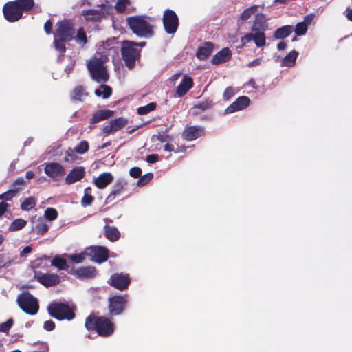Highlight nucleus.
<instances>
[{"mask_svg": "<svg viewBox=\"0 0 352 352\" xmlns=\"http://www.w3.org/2000/svg\"><path fill=\"white\" fill-rule=\"evenodd\" d=\"M116 38L107 40L98 47L96 54L87 61V67L92 79L100 82H106L109 78L105 63L112 52H117Z\"/></svg>", "mask_w": 352, "mask_h": 352, "instance_id": "nucleus-1", "label": "nucleus"}, {"mask_svg": "<svg viewBox=\"0 0 352 352\" xmlns=\"http://www.w3.org/2000/svg\"><path fill=\"white\" fill-rule=\"evenodd\" d=\"M85 327L88 330H96L98 335L104 337L111 336L114 331V324L104 316H89L86 320Z\"/></svg>", "mask_w": 352, "mask_h": 352, "instance_id": "nucleus-2", "label": "nucleus"}, {"mask_svg": "<svg viewBox=\"0 0 352 352\" xmlns=\"http://www.w3.org/2000/svg\"><path fill=\"white\" fill-rule=\"evenodd\" d=\"M74 31L69 21H63L56 24L54 33V47L56 50L63 52L65 50V43L73 38Z\"/></svg>", "mask_w": 352, "mask_h": 352, "instance_id": "nucleus-3", "label": "nucleus"}, {"mask_svg": "<svg viewBox=\"0 0 352 352\" xmlns=\"http://www.w3.org/2000/svg\"><path fill=\"white\" fill-rule=\"evenodd\" d=\"M127 23L132 32L139 37H148L152 35L153 25L151 19L143 16H131Z\"/></svg>", "mask_w": 352, "mask_h": 352, "instance_id": "nucleus-4", "label": "nucleus"}, {"mask_svg": "<svg viewBox=\"0 0 352 352\" xmlns=\"http://www.w3.org/2000/svg\"><path fill=\"white\" fill-rule=\"evenodd\" d=\"M113 12V7L106 1L104 3L98 6L95 9L83 11L82 15L86 21H97L102 17L111 14Z\"/></svg>", "mask_w": 352, "mask_h": 352, "instance_id": "nucleus-5", "label": "nucleus"}, {"mask_svg": "<svg viewBox=\"0 0 352 352\" xmlns=\"http://www.w3.org/2000/svg\"><path fill=\"white\" fill-rule=\"evenodd\" d=\"M47 310L51 316L58 320H70L74 318L73 309L67 305L54 302L48 306Z\"/></svg>", "mask_w": 352, "mask_h": 352, "instance_id": "nucleus-6", "label": "nucleus"}, {"mask_svg": "<svg viewBox=\"0 0 352 352\" xmlns=\"http://www.w3.org/2000/svg\"><path fill=\"white\" fill-rule=\"evenodd\" d=\"M17 302L19 307L27 314L34 315L38 311V302L30 293L25 292L17 298Z\"/></svg>", "mask_w": 352, "mask_h": 352, "instance_id": "nucleus-7", "label": "nucleus"}, {"mask_svg": "<svg viewBox=\"0 0 352 352\" xmlns=\"http://www.w3.org/2000/svg\"><path fill=\"white\" fill-rule=\"evenodd\" d=\"M122 55L126 65L131 69L134 66L135 60L139 58L140 50L135 48L133 42L124 41L122 45Z\"/></svg>", "mask_w": 352, "mask_h": 352, "instance_id": "nucleus-8", "label": "nucleus"}, {"mask_svg": "<svg viewBox=\"0 0 352 352\" xmlns=\"http://www.w3.org/2000/svg\"><path fill=\"white\" fill-rule=\"evenodd\" d=\"M265 30H260L256 26H252L251 32L241 37V41L243 45L253 41L258 47L264 46L266 43Z\"/></svg>", "mask_w": 352, "mask_h": 352, "instance_id": "nucleus-9", "label": "nucleus"}, {"mask_svg": "<svg viewBox=\"0 0 352 352\" xmlns=\"http://www.w3.org/2000/svg\"><path fill=\"white\" fill-rule=\"evenodd\" d=\"M128 302L127 296H113L109 299V309L112 315L120 314Z\"/></svg>", "mask_w": 352, "mask_h": 352, "instance_id": "nucleus-10", "label": "nucleus"}, {"mask_svg": "<svg viewBox=\"0 0 352 352\" xmlns=\"http://www.w3.org/2000/svg\"><path fill=\"white\" fill-rule=\"evenodd\" d=\"M108 250L102 246H94L86 248V254L91 260L97 262L102 263L107 260Z\"/></svg>", "mask_w": 352, "mask_h": 352, "instance_id": "nucleus-11", "label": "nucleus"}, {"mask_svg": "<svg viewBox=\"0 0 352 352\" xmlns=\"http://www.w3.org/2000/svg\"><path fill=\"white\" fill-rule=\"evenodd\" d=\"M163 23L167 33H175L178 27V18L175 12L171 10H166L164 13Z\"/></svg>", "mask_w": 352, "mask_h": 352, "instance_id": "nucleus-12", "label": "nucleus"}, {"mask_svg": "<svg viewBox=\"0 0 352 352\" xmlns=\"http://www.w3.org/2000/svg\"><path fill=\"white\" fill-rule=\"evenodd\" d=\"M3 14L6 20L15 22L22 17L23 13L15 1L7 3L3 6Z\"/></svg>", "mask_w": 352, "mask_h": 352, "instance_id": "nucleus-13", "label": "nucleus"}, {"mask_svg": "<svg viewBox=\"0 0 352 352\" xmlns=\"http://www.w3.org/2000/svg\"><path fill=\"white\" fill-rule=\"evenodd\" d=\"M130 282L131 279L129 274L123 273H115L111 276L108 280L109 285L119 290L126 289Z\"/></svg>", "mask_w": 352, "mask_h": 352, "instance_id": "nucleus-14", "label": "nucleus"}, {"mask_svg": "<svg viewBox=\"0 0 352 352\" xmlns=\"http://www.w3.org/2000/svg\"><path fill=\"white\" fill-rule=\"evenodd\" d=\"M44 172L48 177L56 179L64 175L65 168L59 163L51 162L45 164Z\"/></svg>", "mask_w": 352, "mask_h": 352, "instance_id": "nucleus-15", "label": "nucleus"}, {"mask_svg": "<svg viewBox=\"0 0 352 352\" xmlns=\"http://www.w3.org/2000/svg\"><path fill=\"white\" fill-rule=\"evenodd\" d=\"M250 102V100L248 96H240L226 109L225 113L230 114L243 110L249 106Z\"/></svg>", "mask_w": 352, "mask_h": 352, "instance_id": "nucleus-16", "label": "nucleus"}, {"mask_svg": "<svg viewBox=\"0 0 352 352\" xmlns=\"http://www.w3.org/2000/svg\"><path fill=\"white\" fill-rule=\"evenodd\" d=\"M127 123L128 121L126 119L120 117L112 120L109 124L104 126L102 128V131L107 135L113 134L126 126Z\"/></svg>", "mask_w": 352, "mask_h": 352, "instance_id": "nucleus-17", "label": "nucleus"}, {"mask_svg": "<svg viewBox=\"0 0 352 352\" xmlns=\"http://www.w3.org/2000/svg\"><path fill=\"white\" fill-rule=\"evenodd\" d=\"M34 276L41 284L45 287L53 286L60 282L59 276L54 274H43L35 271Z\"/></svg>", "mask_w": 352, "mask_h": 352, "instance_id": "nucleus-18", "label": "nucleus"}, {"mask_svg": "<svg viewBox=\"0 0 352 352\" xmlns=\"http://www.w3.org/2000/svg\"><path fill=\"white\" fill-rule=\"evenodd\" d=\"M85 174V169L82 166H77L72 169L65 178L67 184H72L82 179Z\"/></svg>", "mask_w": 352, "mask_h": 352, "instance_id": "nucleus-19", "label": "nucleus"}, {"mask_svg": "<svg viewBox=\"0 0 352 352\" xmlns=\"http://www.w3.org/2000/svg\"><path fill=\"white\" fill-rule=\"evenodd\" d=\"M113 180V176L110 173H103L93 179V182L99 189H103Z\"/></svg>", "mask_w": 352, "mask_h": 352, "instance_id": "nucleus-20", "label": "nucleus"}, {"mask_svg": "<svg viewBox=\"0 0 352 352\" xmlns=\"http://www.w3.org/2000/svg\"><path fill=\"white\" fill-rule=\"evenodd\" d=\"M204 135V129L201 126H190L183 132V137L188 141L194 140Z\"/></svg>", "mask_w": 352, "mask_h": 352, "instance_id": "nucleus-21", "label": "nucleus"}, {"mask_svg": "<svg viewBox=\"0 0 352 352\" xmlns=\"http://www.w3.org/2000/svg\"><path fill=\"white\" fill-rule=\"evenodd\" d=\"M96 274V269L94 267H82L74 272V274L80 278H91Z\"/></svg>", "mask_w": 352, "mask_h": 352, "instance_id": "nucleus-22", "label": "nucleus"}, {"mask_svg": "<svg viewBox=\"0 0 352 352\" xmlns=\"http://www.w3.org/2000/svg\"><path fill=\"white\" fill-rule=\"evenodd\" d=\"M231 57V52L228 48H223L211 60L213 64H220L230 60Z\"/></svg>", "mask_w": 352, "mask_h": 352, "instance_id": "nucleus-23", "label": "nucleus"}, {"mask_svg": "<svg viewBox=\"0 0 352 352\" xmlns=\"http://www.w3.org/2000/svg\"><path fill=\"white\" fill-rule=\"evenodd\" d=\"M192 87V80L191 78L184 76L182 82L177 89V94L179 97L183 96Z\"/></svg>", "mask_w": 352, "mask_h": 352, "instance_id": "nucleus-24", "label": "nucleus"}, {"mask_svg": "<svg viewBox=\"0 0 352 352\" xmlns=\"http://www.w3.org/2000/svg\"><path fill=\"white\" fill-rule=\"evenodd\" d=\"M212 43H206L204 46L199 48L197 52V57L200 60H204L212 52Z\"/></svg>", "mask_w": 352, "mask_h": 352, "instance_id": "nucleus-25", "label": "nucleus"}, {"mask_svg": "<svg viewBox=\"0 0 352 352\" xmlns=\"http://www.w3.org/2000/svg\"><path fill=\"white\" fill-rule=\"evenodd\" d=\"M294 29L292 25H284L278 28L274 33V37L276 39H281L287 37Z\"/></svg>", "mask_w": 352, "mask_h": 352, "instance_id": "nucleus-26", "label": "nucleus"}, {"mask_svg": "<svg viewBox=\"0 0 352 352\" xmlns=\"http://www.w3.org/2000/svg\"><path fill=\"white\" fill-rule=\"evenodd\" d=\"M113 111L109 109L100 110L96 112L91 118V122L96 123L100 120H105L107 118L112 117Z\"/></svg>", "mask_w": 352, "mask_h": 352, "instance_id": "nucleus-27", "label": "nucleus"}, {"mask_svg": "<svg viewBox=\"0 0 352 352\" xmlns=\"http://www.w3.org/2000/svg\"><path fill=\"white\" fill-rule=\"evenodd\" d=\"M104 232L106 237L111 241H116L120 238V232L114 226H105Z\"/></svg>", "mask_w": 352, "mask_h": 352, "instance_id": "nucleus-28", "label": "nucleus"}, {"mask_svg": "<svg viewBox=\"0 0 352 352\" xmlns=\"http://www.w3.org/2000/svg\"><path fill=\"white\" fill-rule=\"evenodd\" d=\"M298 52L296 50L291 51L282 60L281 66L292 67L295 65Z\"/></svg>", "mask_w": 352, "mask_h": 352, "instance_id": "nucleus-29", "label": "nucleus"}, {"mask_svg": "<svg viewBox=\"0 0 352 352\" xmlns=\"http://www.w3.org/2000/svg\"><path fill=\"white\" fill-rule=\"evenodd\" d=\"M267 25V19L263 14H257L255 16L253 26L258 28L260 30H265Z\"/></svg>", "mask_w": 352, "mask_h": 352, "instance_id": "nucleus-30", "label": "nucleus"}, {"mask_svg": "<svg viewBox=\"0 0 352 352\" xmlns=\"http://www.w3.org/2000/svg\"><path fill=\"white\" fill-rule=\"evenodd\" d=\"M27 224V221L23 219H16L14 220L10 225L8 230L10 232H15L22 229Z\"/></svg>", "mask_w": 352, "mask_h": 352, "instance_id": "nucleus-31", "label": "nucleus"}, {"mask_svg": "<svg viewBox=\"0 0 352 352\" xmlns=\"http://www.w3.org/2000/svg\"><path fill=\"white\" fill-rule=\"evenodd\" d=\"M95 94L98 97L107 98L111 95V89L107 85H101L100 88L95 90Z\"/></svg>", "mask_w": 352, "mask_h": 352, "instance_id": "nucleus-32", "label": "nucleus"}, {"mask_svg": "<svg viewBox=\"0 0 352 352\" xmlns=\"http://www.w3.org/2000/svg\"><path fill=\"white\" fill-rule=\"evenodd\" d=\"M73 38L78 44L82 46L85 45L87 42L86 33L82 28H80L78 30L76 35L73 36Z\"/></svg>", "mask_w": 352, "mask_h": 352, "instance_id": "nucleus-33", "label": "nucleus"}, {"mask_svg": "<svg viewBox=\"0 0 352 352\" xmlns=\"http://www.w3.org/2000/svg\"><path fill=\"white\" fill-rule=\"evenodd\" d=\"M14 1L22 12L29 10L34 6V0H15Z\"/></svg>", "mask_w": 352, "mask_h": 352, "instance_id": "nucleus-34", "label": "nucleus"}, {"mask_svg": "<svg viewBox=\"0 0 352 352\" xmlns=\"http://www.w3.org/2000/svg\"><path fill=\"white\" fill-rule=\"evenodd\" d=\"M258 8V6L254 5L247 9H245L240 16L241 20L246 21L251 17L254 14L256 13Z\"/></svg>", "mask_w": 352, "mask_h": 352, "instance_id": "nucleus-35", "label": "nucleus"}, {"mask_svg": "<svg viewBox=\"0 0 352 352\" xmlns=\"http://www.w3.org/2000/svg\"><path fill=\"white\" fill-rule=\"evenodd\" d=\"M124 182L122 180H118L113 186V189L109 196V199H113L116 195L120 194L124 188Z\"/></svg>", "mask_w": 352, "mask_h": 352, "instance_id": "nucleus-36", "label": "nucleus"}, {"mask_svg": "<svg viewBox=\"0 0 352 352\" xmlns=\"http://www.w3.org/2000/svg\"><path fill=\"white\" fill-rule=\"evenodd\" d=\"M87 96L83 88L81 86H77L73 91L72 98L76 100H82Z\"/></svg>", "mask_w": 352, "mask_h": 352, "instance_id": "nucleus-37", "label": "nucleus"}, {"mask_svg": "<svg viewBox=\"0 0 352 352\" xmlns=\"http://www.w3.org/2000/svg\"><path fill=\"white\" fill-rule=\"evenodd\" d=\"M130 3V0H117L114 8L118 12L122 13L126 11Z\"/></svg>", "mask_w": 352, "mask_h": 352, "instance_id": "nucleus-38", "label": "nucleus"}, {"mask_svg": "<svg viewBox=\"0 0 352 352\" xmlns=\"http://www.w3.org/2000/svg\"><path fill=\"white\" fill-rule=\"evenodd\" d=\"M36 205V200L34 197L26 198L21 204V207L23 210L28 211L33 208Z\"/></svg>", "mask_w": 352, "mask_h": 352, "instance_id": "nucleus-39", "label": "nucleus"}, {"mask_svg": "<svg viewBox=\"0 0 352 352\" xmlns=\"http://www.w3.org/2000/svg\"><path fill=\"white\" fill-rule=\"evenodd\" d=\"M52 265L56 266L59 270H65L68 267L66 259L58 256L53 258Z\"/></svg>", "mask_w": 352, "mask_h": 352, "instance_id": "nucleus-40", "label": "nucleus"}, {"mask_svg": "<svg viewBox=\"0 0 352 352\" xmlns=\"http://www.w3.org/2000/svg\"><path fill=\"white\" fill-rule=\"evenodd\" d=\"M35 230L37 234L43 235L47 232L48 225L43 219H39L35 226Z\"/></svg>", "mask_w": 352, "mask_h": 352, "instance_id": "nucleus-41", "label": "nucleus"}, {"mask_svg": "<svg viewBox=\"0 0 352 352\" xmlns=\"http://www.w3.org/2000/svg\"><path fill=\"white\" fill-rule=\"evenodd\" d=\"M86 257H88L87 254H86V250L81 253L67 256V258L69 259H70L71 261L76 263H80L83 262Z\"/></svg>", "mask_w": 352, "mask_h": 352, "instance_id": "nucleus-42", "label": "nucleus"}, {"mask_svg": "<svg viewBox=\"0 0 352 352\" xmlns=\"http://www.w3.org/2000/svg\"><path fill=\"white\" fill-rule=\"evenodd\" d=\"M77 153L74 149L69 148L65 153V162L67 163H74L78 160Z\"/></svg>", "mask_w": 352, "mask_h": 352, "instance_id": "nucleus-43", "label": "nucleus"}, {"mask_svg": "<svg viewBox=\"0 0 352 352\" xmlns=\"http://www.w3.org/2000/svg\"><path fill=\"white\" fill-rule=\"evenodd\" d=\"M78 154H84L89 149V144L87 141H81L74 148Z\"/></svg>", "mask_w": 352, "mask_h": 352, "instance_id": "nucleus-44", "label": "nucleus"}, {"mask_svg": "<svg viewBox=\"0 0 352 352\" xmlns=\"http://www.w3.org/2000/svg\"><path fill=\"white\" fill-rule=\"evenodd\" d=\"M19 190V188L8 190L5 193L0 195V199L10 201L16 195Z\"/></svg>", "mask_w": 352, "mask_h": 352, "instance_id": "nucleus-45", "label": "nucleus"}, {"mask_svg": "<svg viewBox=\"0 0 352 352\" xmlns=\"http://www.w3.org/2000/svg\"><path fill=\"white\" fill-rule=\"evenodd\" d=\"M294 31L298 36L305 34L307 31V25L306 23L300 22L297 23Z\"/></svg>", "mask_w": 352, "mask_h": 352, "instance_id": "nucleus-46", "label": "nucleus"}, {"mask_svg": "<svg viewBox=\"0 0 352 352\" xmlns=\"http://www.w3.org/2000/svg\"><path fill=\"white\" fill-rule=\"evenodd\" d=\"M155 108V104L153 102L149 103L148 104L141 107L138 109V112L140 115H145L151 111L154 110Z\"/></svg>", "mask_w": 352, "mask_h": 352, "instance_id": "nucleus-47", "label": "nucleus"}, {"mask_svg": "<svg viewBox=\"0 0 352 352\" xmlns=\"http://www.w3.org/2000/svg\"><path fill=\"white\" fill-rule=\"evenodd\" d=\"M14 261L13 258H11L7 254H0V267L10 265Z\"/></svg>", "mask_w": 352, "mask_h": 352, "instance_id": "nucleus-48", "label": "nucleus"}, {"mask_svg": "<svg viewBox=\"0 0 352 352\" xmlns=\"http://www.w3.org/2000/svg\"><path fill=\"white\" fill-rule=\"evenodd\" d=\"M45 217L50 220L53 221L56 219L58 216L57 211L53 208H47L45 211Z\"/></svg>", "mask_w": 352, "mask_h": 352, "instance_id": "nucleus-49", "label": "nucleus"}, {"mask_svg": "<svg viewBox=\"0 0 352 352\" xmlns=\"http://www.w3.org/2000/svg\"><path fill=\"white\" fill-rule=\"evenodd\" d=\"M14 320L12 318L8 319L6 322L0 324V332L8 333L9 330L13 325Z\"/></svg>", "mask_w": 352, "mask_h": 352, "instance_id": "nucleus-50", "label": "nucleus"}, {"mask_svg": "<svg viewBox=\"0 0 352 352\" xmlns=\"http://www.w3.org/2000/svg\"><path fill=\"white\" fill-rule=\"evenodd\" d=\"M153 141L158 140L161 142H169L171 140V137L165 133H159L157 135H154L152 138Z\"/></svg>", "mask_w": 352, "mask_h": 352, "instance_id": "nucleus-51", "label": "nucleus"}, {"mask_svg": "<svg viewBox=\"0 0 352 352\" xmlns=\"http://www.w3.org/2000/svg\"><path fill=\"white\" fill-rule=\"evenodd\" d=\"M153 177L152 173H148L141 177L137 182L138 186H143L148 183Z\"/></svg>", "mask_w": 352, "mask_h": 352, "instance_id": "nucleus-52", "label": "nucleus"}, {"mask_svg": "<svg viewBox=\"0 0 352 352\" xmlns=\"http://www.w3.org/2000/svg\"><path fill=\"white\" fill-rule=\"evenodd\" d=\"M234 94L235 91L234 88L228 87L226 89L223 96L225 100H228L234 95Z\"/></svg>", "mask_w": 352, "mask_h": 352, "instance_id": "nucleus-53", "label": "nucleus"}, {"mask_svg": "<svg viewBox=\"0 0 352 352\" xmlns=\"http://www.w3.org/2000/svg\"><path fill=\"white\" fill-rule=\"evenodd\" d=\"M94 201V197L89 194L84 195V197L82 199L81 203L84 206H87L90 205Z\"/></svg>", "mask_w": 352, "mask_h": 352, "instance_id": "nucleus-54", "label": "nucleus"}, {"mask_svg": "<svg viewBox=\"0 0 352 352\" xmlns=\"http://www.w3.org/2000/svg\"><path fill=\"white\" fill-rule=\"evenodd\" d=\"M129 174L131 177H133L134 178H138L141 175L142 170L138 167H133V168H131V170L129 171Z\"/></svg>", "mask_w": 352, "mask_h": 352, "instance_id": "nucleus-55", "label": "nucleus"}, {"mask_svg": "<svg viewBox=\"0 0 352 352\" xmlns=\"http://www.w3.org/2000/svg\"><path fill=\"white\" fill-rule=\"evenodd\" d=\"M55 327V324L54 322L52 321V320H47L44 322L43 324V328L46 330V331H52L54 329Z\"/></svg>", "mask_w": 352, "mask_h": 352, "instance_id": "nucleus-56", "label": "nucleus"}, {"mask_svg": "<svg viewBox=\"0 0 352 352\" xmlns=\"http://www.w3.org/2000/svg\"><path fill=\"white\" fill-rule=\"evenodd\" d=\"M159 157L156 154L148 155L146 157V162L149 164L155 163L158 161Z\"/></svg>", "mask_w": 352, "mask_h": 352, "instance_id": "nucleus-57", "label": "nucleus"}, {"mask_svg": "<svg viewBox=\"0 0 352 352\" xmlns=\"http://www.w3.org/2000/svg\"><path fill=\"white\" fill-rule=\"evenodd\" d=\"M210 106H211V104H210V102L205 101V102H201V103L197 104L195 106V107L199 108V109H202V110H205V109H208L209 107H210Z\"/></svg>", "mask_w": 352, "mask_h": 352, "instance_id": "nucleus-58", "label": "nucleus"}, {"mask_svg": "<svg viewBox=\"0 0 352 352\" xmlns=\"http://www.w3.org/2000/svg\"><path fill=\"white\" fill-rule=\"evenodd\" d=\"M44 29L47 34H50L52 33V23L50 21H47L45 22L44 25Z\"/></svg>", "mask_w": 352, "mask_h": 352, "instance_id": "nucleus-59", "label": "nucleus"}, {"mask_svg": "<svg viewBox=\"0 0 352 352\" xmlns=\"http://www.w3.org/2000/svg\"><path fill=\"white\" fill-rule=\"evenodd\" d=\"M32 251L31 246H26L23 248V250L20 252V256L21 257L25 256L28 254L30 253Z\"/></svg>", "mask_w": 352, "mask_h": 352, "instance_id": "nucleus-60", "label": "nucleus"}, {"mask_svg": "<svg viewBox=\"0 0 352 352\" xmlns=\"http://www.w3.org/2000/svg\"><path fill=\"white\" fill-rule=\"evenodd\" d=\"M8 207V204L5 202L0 203V217L4 214Z\"/></svg>", "mask_w": 352, "mask_h": 352, "instance_id": "nucleus-61", "label": "nucleus"}, {"mask_svg": "<svg viewBox=\"0 0 352 352\" xmlns=\"http://www.w3.org/2000/svg\"><path fill=\"white\" fill-rule=\"evenodd\" d=\"M313 19H314L313 14L307 15L305 17L304 21L302 22L306 23L307 25L308 26V25L310 24L311 22L312 21Z\"/></svg>", "mask_w": 352, "mask_h": 352, "instance_id": "nucleus-62", "label": "nucleus"}, {"mask_svg": "<svg viewBox=\"0 0 352 352\" xmlns=\"http://www.w3.org/2000/svg\"><path fill=\"white\" fill-rule=\"evenodd\" d=\"M287 47V43L284 41H281L280 42L278 45H277V48L279 50H285Z\"/></svg>", "mask_w": 352, "mask_h": 352, "instance_id": "nucleus-63", "label": "nucleus"}, {"mask_svg": "<svg viewBox=\"0 0 352 352\" xmlns=\"http://www.w3.org/2000/svg\"><path fill=\"white\" fill-rule=\"evenodd\" d=\"M261 63V60L258 58V59H256V60L250 62L248 65H249V67H254V66L260 65Z\"/></svg>", "mask_w": 352, "mask_h": 352, "instance_id": "nucleus-64", "label": "nucleus"}]
</instances>
